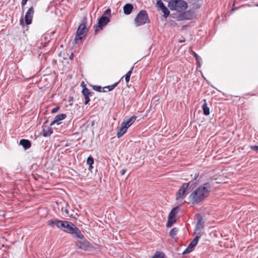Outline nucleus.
<instances>
[{
	"label": "nucleus",
	"mask_w": 258,
	"mask_h": 258,
	"mask_svg": "<svg viewBox=\"0 0 258 258\" xmlns=\"http://www.w3.org/2000/svg\"><path fill=\"white\" fill-rule=\"evenodd\" d=\"M178 207H175L172 209L169 214L168 218L175 219V216L178 213Z\"/></svg>",
	"instance_id": "20"
},
{
	"label": "nucleus",
	"mask_w": 258,
	"mask_h": 258,
	"mask_svg": "<svg viewBox=\"0 0 258 258\" xmlns=\"http://www.w3.org/2000/svg\"><path fill=\"white\" fill-rule=\"evenodd\" d=\"M136 26H140L150 22L148 14L145 10L141 11L137 15L134 20Z\"/></svg>",
	"instance_id": "3"
},
{
	"label": "nucleus",
	"mask_w": 258,
	"mask_h": 258,
	"mask_svg": "<svg viewBox=\"0 0 258 258\" xmlns=\"http://www.w3.org/2000/svg\"><path fill=\"white\" fill-rule=\"evenodd\" d=\"M168 7L171 10H174L177 11L176 0H172L169 2Z\"/></svg>",
	"instance_id": "22"
},
{
	"label": "nucleus",
	"mask_w": 258,
	"mask_h": 258,
	"mask_svg": "<svg viewBox=\"0 0 258 258\" xmlns=\"http://www.w3.org/2000/svg\"><path fill=\"white\" fill-rule=\"evenodd\" d=\"M192 53L194 54V56L197 60V61L199 62V56H198V55L195 52H192Z\"/></svg>",
	"instance_id": "37"
},
{
	"label": "nucleus",
	"mask_w": 258,
	"mask_h": 258,
	"mask_svg": "<svg viewBox=\"0 0 258 258\" xmlns=\"http://www.w3.org/2000/svg\"><path fill=\"white\" fill-rule=\"evenodd\" d=\"M67 117V115L64 113H60L57 114L53 119L52 121H51L50 123V125L52 126L55 123H57V124H59V121L65 119Z\"/></svg>",
	"instance_id": "9"
},
{
	"label": "nucleus",
	"mask_w": 258,
	"mask_h": 258,
	"mask_svg": "<svg viewBox=\"0 0 258 258\" xmlns=\"http://www.w3.org/2000/svg\"><path fill=\"white\" fill-rule=\"evenodd\" d=\"M81 87L82 88V90H89L87 88L86 85L85 84V82H82L81 84Z\"/></svg>",
	"instance_id": "34"
},
{
	"label": "nucleus",
	"mask_w": 258,
	"mask_h": 258,
	"mask_svg": "<svg viewBox=\"0 0 258 258\" xmlns=\"http://www.w3.org/2000/svg\"><path fill=\"white\" fill-rule=\"evenodd\" d=\"M94 161L93 158L91 156H89L87 158V163L89 165L91 166L94 164Z\"/></svg>",
	"instance_id": "29"
},
{
	"label": "nucleus",
	"mask_w": 258,
	"mask_h": 258,
	"mask_svg": "<svg viewBox=\"0 0 258 258\" xmlns=\"http://www.w3.org/2000/svg\"><path fill=\"white\" fill-rule=\"evenodd\" d=\"M22 21H23V20H21L20 22L22 23Z\"/></svg>",
	"instance_id": "47"
},
{
	"label": "nucleus",
	"mask_w": 258,
	"mask_h": 258,
	"mask_svg": "<svg viewBox=\"0 0 258 258\" xmlns=\"http://www.w3.org/2000/svg\"><path fill=\"white\" fill-rule=\"evenodd\" d=\"M133 9V6L132 4H127L123 7V12L125 15L130 14Z\"/></svg>",
	"instance_id": "16"
},
{
	"label": "nucleus",
	"mask_w": 258,
	"mask_h": 258,
	"mask_svg": "<svg viewBox=\"0 0 258 258\" xmlns=\"http://www.w3.org/2000/svg\"><path fill=\"white\" fill-rule=\"evenodd\" d=\"M110 14H111V10L110 9H107L104 12V15H107L110 16Z\"/></svg>",
	"instance_id": "36"
},
{
	"label": "nucleus",
	"mask_w": 258,
	"mask_h": 258,
	"mask_svg": "<svg viewBox=\"0 0 258 258\" xmlns=\"http://www.w3.org/2000/svg\"><path fill=\"white\" fill-rule=\"evenodd\" d=\"M184 41H185V40H184V39H183V40H179V42H180V43L183 42H184Z\"/></svg>",
	"instance_id": "44"
},
{
	"label": "nucleus",
	"mask_w": 258,
	"mask_h": 258,
	"mask_svg": "<svg viewBox=\"0 0 258 258\" xmlns=\"http://www.w3.org/2000/svg\"><path fill=\"white\" fill-rule=\"evenodd\" d=\"M199 177V174H196L194 177V180H196Z\"/></svg>",
	"instance_id": "41"
},
{
	"label": "nucleus",
	"mask_w": 258,
	"mask_h": 258,
	"mask_svg": "<svg viewBox=\"0 0 258 258\" xmlns=\"http://www.w3.org/2000/svg\"><path fill=\"white\" fill-rule=\"evenodd\" d=\"M97 31H98V30L96 28L95 30V33L96 34L97 33Z\"/></svg>",
	"instance_id": "45"
},
{
	"label": "nucleus",
	"mask_w": 258,
	"mask_h": 258,
	"mask_svg": "<svg viewBox=\"0 0 258 258\" xmlns=\"http://www.w3.org/2000/svg\"><path fill=\"white\" fill-rule=\"evenodd\" d=\"M47 223L48 225L52 227H54V226L55 225V220L53 221L52 220H50L48 221Z\"/></svg>",
	"instance_id": "33"
},
{
	"label": "nucleus",
	"mask_w": 258,
	"mask_h": 258,
	"mask_svg": "<svg viewBox=\"0 0 258 258\" xmlns=\"http://www.w3.org/2000/svg\"><path fill=\"white\" fill-rule=\"evenodd\" d=\"M177 11L181 12L185 10L187 7V3L182 0H176Z\"/></svg>",
	"instance_id": "10"
},
{
	"label": "nucleus",
	"mask_w": 258,
	"mask_h": 258,
	"mask_svg": "<svg viewBox=\"0 0 258 258\" xmlns=\"http://www.w3.org/2000/svg\"><path fill=\"white\" fill-rule=\"evenodd\" d=\"M73 57H74V54L72 52L69 58H70V59H71L73 58Z\"/></svg>",
	"instance_id": "42"
},
{
	"label": "nucleus",
	"mask_w": 258,
	"mask_h": 258,
	"mask_svg": "<svg viewBox=\"0 0 258 258\" xmlns=\"http://www.w3.org/2000/svg\"><path fill=\"white\" fill-rule=\"evenodd\" d=\"M20 145L22 146L25 150H27L31 147V142L26 139H21L20 141Z\"/></svg>",
	"instance_id": "14"
},
{
	"label": "nucleus",
	"mask_w": 258,
	"mask_h": 258,
	"mask_svg": "<svg viewBox=\"0 0 258 258\" xmlns=\"http://www.w3.org/2000/svg\"><path fill=\"white\" fill-rule=\"evenodd\" d=\"M204 103L202 105V108L203 110L204 114L205 115H209L210 113V108L208 106L207 103L206 102V100L205 99L204 100Z\"/></svg>",
	"instance_id": "19"
},
{
	"label": "nucleus",
	"mask_w": 258,
	"mask_h": 258,
	"mask_svg": "<svg viewBox=\"0 0 258 258\" xmlns=\"http://www.w3.org/2000/svg\"><path fill=\"white\" fill-rule=\"evenodd\" d=\"M151 258H166V255L163 252L156 251Z\"/></svg>",
	"instance_id": "23"
},
{
	"label": "nucleus",
	"mask_w": 258,
	"mask_h": 258,
	"mask_svg": "<svg viewBox=\"0 0 258 258\" xmlns=\"http://www.w3.org/2000/svg\"><path fill=\"white\" fill-rule=\"evenodd\" d=\"M65 226V229H63V231L72 234H73V231L76 227V226L73 223L67 221Z\"/></svg>",
	"instance_id": "11"
},
{
	"label": "nucleus",
	"mask_w": 258,
	"mask_h": 258,
	"mask_svg": "<svg viewBox=\"0 0 258 258\" xmlns=\"http://www.w3.org/2000/svg\"><path fill=\"white\" fill-rule=\"evenodd\" d=\"M127 126L123 125V123H121L120 126L118 127L117 132V137L118 138L121 137L126 132L127 130Z\"/></svg>",
	"instance_id": "12"
},
{
	"label": "nucleus",
	"mask_w": 258,
	"mask_h": 258,
	"mask_svg": "<svg viewBox=\"0 0 258 258\" xmlns=\"http://www.w3.org/2000/svg\"><path fill=\"white\" fill-rule=\"evenodd\" d=\"M64 59H67V57H63Z\"/></svg>",
	"instance_id": "48"
},
{
	"label": "nucleus",
	"mask_w": 258,
	"mask_h": 258,
	"mask_svg": "<svg viewBox=\"0 0 258 258\" xmlns=\"http://www.w3.org/2000/svg\"><path fill=\"white\" fill-rule=\"evenodd\" d=\"M110 20L108 17L102 16L98 20V27L100 29H102L103 27L106 26Z\"/></svg>",
	"instance_id": "8"
},
{
	"label": "nucleus",
	"mask_w": 258,
	"mask_h": 258,
	"mask_svg": "<svg viewBox=\"0 0 258 258\" xmlns=\"http://www.w3.org/2000/svg\"><path fill=\"white\" fill-rule=\"evenodd\" d=\"M178 228L177 227H174L172 228L170 231L169 232V235L172 237L173 238L177 233L178 231Z\"/></svg>",
	"instance_id": "25"
},
{
	"label": "nucleus",
	"mask_w": 258,
	"mask_h": 258,
	"mask_svg": "<svg viewBox=\"0 0 258 258\" xmlns=\"http://www.w3.org/2000/svg\"><path fill=\"white\" fill-rule=\"evenodd\" d=\"M211 188V184L209 182H206L194 190L189 196L192 204L197 205L203 201L209 196Z\"/></svg>",
	"instance_id": "1"
},
{
	"label": "nucleus",
	"mask_w": 258,
	"mask_h": 258,
	"mask_svg": "<svg viewBox=\"0 0 258 258\" xmlns=\"http://www.w3.org/2000/svg\"><path fill=\"white\" fill-rule=\"evenodd\" d=\"M257 6H258V4L257 5Z\"/></svg>",
	"instance_id": "49"
},
{
	"label": "nucleus",
	"mask_w": 258,
	"mask_h": 258,
	"mask_svg": "<svg viewBox=\"0 0 258 258\" xmlns=\"http://www.w3.org/2000/svg\"><path fill=\"white\" fill-rule=\"evenodd\" d=\"M73 234H75V235L79 238L82 239H84L83 235L82 234L81 231L77 226L75 228L74 231H73Z\"/></svg>",
	"instance_id": "21"
},
{
	"label": "nucleus",
	"mask_w": 258,
	"mask_h": 258,
	"mask_svg": "<svg viewBox=\"0 0 258 258\" xmlns=\"http://www.w3.org/2000/svg\"><path fill=\"white\" fill-rule=\"evenodd\" d=\"M250 148L252 150H255V151H258V146H257V145L252 146L250 147Z\"/></svg>",
	"instance_id": "38"
},
{
	"label": "nucleus",
	"mask_w": 258,
	"mask_h": 258,
	"mask_svg": "<svg viewBox=\"0 0 258 258\" xmlns=\"http://www.w3.org/2000/svg\"><path fill=\"white\" fill-rule=\"evenodd\" d=\"M157 5L158 7L160 8V10L163 13V16L165 18H167L170 12L168 9L163 4L162 1L161 0H158L157 2Z\"/></svg>",
	"instance_id": "6"
},
{
	"label": "nucleus",
	"mask_w": 258,
	"mask_h": 258,
	"mask_svg": "<svg viewBox=\"0 0 258 258\" xmlns=\"http://www.w3.org/2000/svg\"><path fill=\"white\" fill-rule=\"evenodd\" d=\"M175 221H176V219L168 218L167 222L166 225V227H171L172 226V225L173 224V223H174L175 222Z\"/></svg>",
	"instance_id": "27"
},
{
	"label": "nucleus",
	"mask_w": 258,
	"mask_h": 258,
	"mask_svg": "<svg viewBox=\"0 0 258 258\" xmlns=\"http://www.w3.org/2000/svg\"><path fill=\"white\" fill-rule=\"evenodd\" d=\"M67 221H61L59 220H55V225L59 229H62L63 231V229H65V226L66 224Z\"/></svg>",
	"instance_id": "18"
},
{
	"label": "nucleus",
	"mask_w": 258,
	"mask_h": 258,
	"mask_svg": "<svg viewBox=\"0 0 258 258\" xmlns=\"http://www.w3.org/2000/svg\"><path fill=\"white\" fill-rule=\"evenodd\" d=\"M66 212L68 213V211L67 210H66Z\"/></svg>",
	"instance_id": "46"
},
{
	"label": "nucleus",
	"mask_w": 258,
	"mask_h": 258,
	"mask_svg": "<svg viewBox=\"0 0 258 258\" xmlns=\"http://www.w3.org/2000/svg\"><path fill=\"white\" fill-rule=\"evenodd\" d=\"M81 93L85 98L84 104L85 105H87L90 101V97L92 96L94 93L93 92H91L89 90L85 89L82 90Z\"/></svg>",
	"instance_id": "5"
},
{
	"label": "nucleus",
	"mask_w": 258,
	"mask_h": 258,
	"mask_svg": "<svg viewBox=\"0 0 258 258\" xmlns=\"http://www.w3.org/2000/svg\"><path fill=\"white\" fill-rule=\"evenodd\" d=\"M28 1V0H22L21 3L22 6H24L26 4Z\"/></svg>",
	"instance_id": "39"
},
{
	"label": "nucleus",
	"mask_w": 258,
	"mask_h": 258,
	"mask_svg": "<svg viewBox=\"0 0 258 258\" xmlns=\"http://www.w3.org/2000/svg\"><path fill=\"white\" fill-rule=\"evenodd\" d=\"M191 181L188 183H183L179 187V190L176 194V200H183L186 196V191Z\"/></svg>",
	"instance_id": "4"
},
{
	"label": "nucleus",
	"mask_w": 258,
	"mask_h": 258,
	"mask_svg": "<svg viewBox=\"0 0 258 258\" xmlns=\"http://www.w3.org/2000/svg\"><path fill=\"white\" fill-rule=\"evenodd\" d=\"M82 246L84 247H88L89 246V242L84 239V241L82 242Z\"/></svg>",
	"instance_id": "32"
},
{
	"label": "nucleus",
	"mask_w": 258,
	"mask_h": 258,
	"mask_svg": "<svg viewBox=\"0 0 258 258\" xmlns=\"http://www.w3.org/2000/svg\"><path fill=\"white\" fill-rule=\"evenodd\" d=\"M53 133L52 130L51 128H48L47 130H45L43 129L42 132V135L43 137H46L50 136Z\"/></svg>",
	"instance_id": "24"
},
{
	"label": "nucleus",
	"mask_w": 258,
	"mask_h": 258,
	"mask_svg": "<svg viewBox=\"0 0 258 258\" xmlns=\"http://www.w3.org/2000/svg\"><path fill=\"white\" fill-rule=\"evenodd\" d=\"M192 250V249L190 248L189 247H188L187 246V247L184 249V250L182 252V254L183 255H185L186 254H187V253H190L191 251Z\"/></svg>",
	"instance_id": "31"
},
{
	"label": "nucleus",
	"mask_w": 258,
	"mask_h": 258,
	"mask_svg": "<svg viewBox=\"0 0 258 258\" xmlns=\"http://www.w3.org/2000/svg\"><path fill=\"white\" fill-rule=\"evenodd\" d=\"M118 83L119 82H116V83L111 85L103 87L102 89L103 92H107L113 90L115 88V87H116L118 85Z\"/></svg>",
	"instance_id": "17"
},
{
	"label": "nucleus",
	"mask_w": 258,
	"mask_h": 258,
	"mask_svg": "<svg viewBox=\"0 0 258 258\" xmlns=\"http://www.w3.org/2000/svg\"><path fill=\"white\" fill-rule=\"evenodd\" d=\"M87 23V17L85 16L83 17L82 22L77 29L75 38L76 43H79L82 38L85 37L86 34L88 31V29L86 27Z\"/></svg>",
	"instance_id": "2"
},
{
	"label": "nucleus",
	"mask_w": 258,
	"mask_h": 258,
	"mask_svg": "<svg viewBox=\"0 0 258 258\" xmlns=\"http://www.w3.org/2000/svg\"><path fill=\"white\" fill-rule=\"evenodd\" d=\"M125 172H126V169H123L120 171V174L121 175H123L125 174Z\"/></svg>",
	"instance_id": "40"
},
{
	"label": "nucleus",
	"mask_w": 258,
	"mask_h": 258,
	"mask_svg": "<svg viewBox=\"0 0 258 258\" xmlns=\"http://www.w3.org/2000/svg\"><path fill=\"white\" fill-rule=\"evenodd\" d=\"M203 227L202 219H199L196 226V230H199Z\"/></svg>",
	"instance_id": "28"
},
{
	"label": "nucleus",
	"mask_w": 258,
	"mask_h": 258,
	"mask_svg": "<svg viewBox=\"0 0 258 258\" xmlns=\"http://www.w3.org/2000/svg\"><path fill=\"white\" fill-rule=\"evenodd\" d=\"M59 109V106L55 107L51 110V113H56L58 110Z\"/></svg>",
	"instance_id": "35"
},
{
	"label": "nucleus",
	"mask_w": 258,
	"mask_h": 258,
	"mask_svg": "<svg viewBox=\"0 0 258 258\" xmlns=\"http://www.w3.org/2000/svg\"><path fill=\"white\" fill-rule=\"evenodd\" d=\"M136 118V116H132L126 120L123 121L122 123L123 124V125L126 126L128 128L135 122Z\"/></svg>",
	"instance_id": "15"
},
{
	"label": "nucleus",
	"mask_w": 258,
	"mask_h": 258,
	"mask_svg": "<svg viewBox=\"0 0 258 258\" xmlns=\"http://www.w3.org/2000/svg\"><path fill=\"white\" fill-rule=\"evenodd\" d=\"M33 14V9L31 7L28 9L25 16V20L27 25H29L31 23Z\"/></svg>",
	"instance_id": "7"
},
{
	"label": "nucleus",
	"mask_w": 258,
	"mask_h": 258,
	"mask_svg": "<svg viewBox=\"0 0 258 258\" xmlns=\"http://www.w3.org/2000/svg\"><path fill=\"white\" fill-rule=\"evenodd\" d=\"M91 87H92L93 89L95 91H96L98 92H103V87H101L100 86L98 85H90Z\"/></svg>",
	"instance_id": "26"
},
{
	"label": "nucleus",
	"mask_w": 258,
	"mask_h": 258,
	"mask_svg": "<svg viewBox=\"0 0 258 258\" xmlns=\"http://www.w3.org/2000/svg\"><path fill=\"white\" fill-rule=\"evenodd\" d=\"M133 68L131 70L129 71L124 76L125 81H130V77L132 74V70Z\"/></svg>",
	"instance_id": "30"
},
{
	"label": "nucleus",
	"mask_w": 258,
	"mask_h": 258,
	"mask_svg": "<svg viewBox=\"0 0 258 258\" xmlns=\"http://www.w3.org/2000/svg\"><path fill=\"white\" fill-rule=\"evenodd\" d=\"M202 234L201 233H199L195 238L193 240H191V241L189 243L188 246L191 248L192 249V248L196 246L199 241V239L201 237Z\"/></svg>",
	"instance_id": "13"
},
{
	"label": "nucleus",
	"mask_w": 258,
	"mask_h": 258,
	"mask_svg": "<svg viewBox=\"0 0 258 258\" xmlns=\"http://www.w3.org/2000/svg\"><path fill=\"white\" fill-rule=\"evenodd\" d=\"M92 168H93V166L92 165H91V166L89 165V170H91Z\"/></svg>",
	"instance_id": "43"
}]
</instances>
